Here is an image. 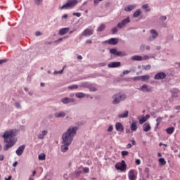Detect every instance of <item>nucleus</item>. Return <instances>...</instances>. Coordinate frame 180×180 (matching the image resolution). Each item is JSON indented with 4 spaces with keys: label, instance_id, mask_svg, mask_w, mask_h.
<instances>
[{
    "label": "nucleus",
    "instance_id": "1",
    "mask_svg": "<svg viewBox=\"0 0 180 180\" xmlns=\"http://www.w3.org/2000/svg\"><path fill=\"white\" fill-rule=\"evenodd\" d=\"M78 131V127H70L67 131H65L62 135V146H60V151L62 153H66L68 151V147L71 143H72V140H74V136L77 134V131Z\"/></svg>",
    "mask_w": 180,
    "mask_h": 180
},
{
    "label": "nucleus",
    "instance_id": "2",
    "mask_svg": "<svg viewBox=\"0 0 180 180\" xmlns=\"http://www.w3.org/2000/svg\"><path fill=\"white\" fill-rule=\"evenodd\" d=\"M18 133V129H10L5 131L1 137L4 139V143L6 144L4 146V151H8L9 148L13 147L16 141L15 140V136Z\"/></svg>",
    "mask_w": 180,
    "mask_h": 180
},
{
    "label": "nucleus",
    "instance_id": "3",
    "mask_svg": "<svg viewBox=\"0 0 180 180\" xmlns=\"http://www.w3.org/2000/svg\"><path fill=\"white\" fill-rule=\"evenodd\" d=\"M112 105H118V103H120V102H123V101L126 100V94L119 93L117 94H115L112 97Z\"/></svg>",
    "mask_w": 180,
    "mask_h": 180
},
{
    "label": "nucleus",
    "instance_id": "4",
    "mask_svg": "<svg viewBox=\"0 0 180 180\" xmlns=\"http://www.w3.org/2000/svg\"><path fill=\"white\" fill-rule=\"evenodd\" d=\"M78 4V0H69L65 4H63L62 6L59 7V9L61 11L64 9H72L75 6H77Z\"/></svg>",
    "mask_w": 180,
    "mask_h": 180
},
{
    "label": "nucleus",
    "instance_id": "5",
    "mask_svg": "<svg viewBox=\"0 0 180 180\" xmlns=\"http://www.w3.org/2000/svg\"><path fill=\"white\" fill-rule=\"evenodd\" d=\"M110 53L116 57H126V56H127V53H126V51H117V49H111L110 50Z\"/></svg>",
    "mask_w": 180,
    "mask_h": 180
},
{
    "label": "nucleus",
    "instance_id": "6",
    "mask_svg": "<svg viewBox=\"0 0 180 180\" xmlns=\"http://www.w3.org/2000/svg\"><path fill=\"white\" fill-rule=\"evenodd\" d=\"M130 22V18L127 17V18L122 20L121 22H119L117 27H118V29H123V27H124L127 25H129Z\"/></svg>",
    "mask_w": 180,
    "mask_h": 180
},
{
    "label": "nucleus",
    "instance_id": "7",
    "mask_svg": "<svg viewBox=\"0 0 180 180\" xmlns=\"http://www.w3.org/2000/svg\"><path fill=\"white\" fill-rule=\"evenodd\" d=\"M62 103L63 105H68V103H77L75 98H70L68 97H64L61 99Z\"/></svg>",
    "mask_w": 180,
    "mask_h": 180
},
{
    "label": "nucleus",
    "instance_id": "8",
    "mask_svg": "<svg viewBox=\"0 0 180 180\" xmlns=\"http://www.w3.org/2000/svg\"><path fill=\"white\" fill-rule=\"evenodd\" d=\"M126 162L124 160H122L120 163H117L115 165L116 169H118V171H125L126 170Z\"/></svg>",
    "mask_w": 180,
    "mask_h": 180
},
{
    "label": "nucleus",
    "instance_id": "9",
    "mask_svg": "<svg viewBox=\"0 0 180 180\" xmlns=\"http://www.w3.org/2000/svg\"><path fill=\"white\" fill-rule=\"evenodd\" d=\"M139 90L141 91V92H153V86L147 84H143Z\"/></svg>",
    "mask_w": 180,
    "mask_h": 180
},
{
    "label": "nucleus",
    "instance_id": "10",
    "mask_svg": "<svg viewBox=\"0 0 180 180\" xmlns=\"http://www.w3.org/2000/svg\"><path fill=\"white\" fill-rule=\"evenodd\" d=\"M150 32L152 36L149 37L148 40V41H154L158 37V32L155 30H150Z\"/></svg>",
    "mask_w": 180,
    "mask_h": 180
},
{
    "label": "nucleus",
    "instance_id": "11",
    "mask_svg": "<svg viewBox=\"0 0 180 180\" xmlns=\"http://www.w3.org/2000/svg\"><path fill=\"white\" fill-rule=\"evenodd\" d=\"M65 116H67V112L63 110L58 111L54 113V117H56V119L64 118Z\"/></svg>",
    "mask_w": 180,
    "mask_h": 180
},
{
    "label": "nucleus",
    "instance_id": "12",
    "mask_svg": "<svg viewBox=\"0 0 180 180\" xmlns=\"http://www.w3.org/2000/svg\"><path fill=\"white\" fill-rule=\"evenodd\" d=\"M128 178L129 180H136L137 179V176H136V171L131 169L128 173Z\"/></svg>",
    "mask_w": 180,
    "mask_h": 180
},
{
    "label": "nucleus",
    "instance_id": "13",
    "mask_svg": "<svg viewBox=\"0 0 180 180\" xmlns=\"http://www.w3.org/2000/svg\"><path fill=\"white\" fill-rule=\"evenodd\" d=\"M166 77L167 74H165V72H160L155 75L154 78L155 79H164Z\"/></svg>",
    "mask_w": 180,
    "mask_h": 180
},
{
    "label": "nucleus",
    "instance_id": "14",
    "mask_svg": "<svg viewBox=\"0 0 180 180\" xmlns=\"http://www.w3.org/2000/svg\"><path fill=\"white\" fill-rule=\"evenodd\" d=\"M105 43H108V44H111L112 46H116V44L119 43V39L110 38L109 40L105 41Z\"/></svg>",
    "mask_w": 180,
    "mask_h": 180
},
{
    "label": "nucleus",
    "instance_id": "15",
    "mask_svg": "<svg viewBox=\"0 0 180 180\" xmlns=\"http://www.w3.org/2000/svg\"><path fill=\"white\" fill-rule=\"evenodd\" d=\"M25 148H26V146L25 145H22L20 146L15 151V153L17 154V155H18L19 157H20V155H22V154H23V151H25Z\"/></svg>",
    "mask_w": 180,
    "mask_h": 180
},
{
    "label": "nucleus",
    "instance_id": "16",
    "mask_svg": "<svg viewBox=\"0 0 180 180\" xmlns=\"http://www.w3.org/2000/svg\"><path fill=\"white\" fill-rule=\"evenodd\" d=\"M120 65H122V63L120 62H112L108 65V67L109 68H117L120 67Z\"/></svg>",
    "mask_w": 180,
    "mask_h": 180
},
{
    "label": "nucleus",
    "instance_id": "17",
    "mask_svg": "<svg viewBox=\"0 0 180 180\" xmlns=\"http://www.w3.org/2000/svg\"><path fill=\"white\" fill-rule=\"evenodd\" d=\"M94 34V30H89V29H86L82 33V36H92Z\"/></svg>",
    "mask_w": 180,
    "mask_h": 180
},
{
    "label": "nucleus",
    "instance_id": "18",
    "mask_svg": "<svg viewBox=\"0 0 180 180\" xmlns=\"http://www.w3.org/2000/svg\"><path fill=\"white\" fill-rule=\"evenodd\" d=\"M70 32V28L65 27L62 28L59 30L58 34L59 36H64V34H67Z\"/></svg>",
    "mask_w": 180,
    "mask_h": 180
},
{
    "label": "nucleus",
    "instance_id": "19",
    "mask_svg": "<svg viewBox=\"0 0 180 180\" xmlns=\"http://www.w3.org/2000/svg\"><path fill=\"white\" fill-rule=\"evenodd\" d=\"M115 129L117 131H123L124 130V127L120 122H117L115 124Z\"/></svg>",
    "mask_w": 180,
    "mask_h": 180
},
{
    "label": "nucleus",
    "instance_id": "20",
    "mask_svg": "<svg viewBox=\"0 0 180 180\" xmlns=\"http://www.w3.org/2000/svg\"><path fill=\"white\" fill-rule=\"evenodd\" d=\"M143 131H150V130H151V125H150L149 122H146L145 124H143Z\"/></svg>",
    "mask_w": 180,
    "mask_h": 180
},
{
    "label": "nucleus",
    "instance_id": "21",
    "mask_svg": "<svg viewBox=\"0 0 180 180\" xmlns=\"http://www.w3.org/2000/svg\"><path fill=\"white\" fill-rule=\"evenodd\" d=\"M136 5H129L126 7H124V10L125 12H131L134 9H135Z\"/></svg>",
    "mask_w": 180,
    "mask_h": 180
},
{
    "label": "nucleus",
    "instance_id": "22",
    "mask_svg": "<svg viewBox=\"0 0 180 180\" xmlns=\"http://www.w3.org/2000/svg\"><path fill=\"white\" fill-rule=\"evenodd\" d=\"M118 117H119V119H124L126 117H129V111L128 110H125L124 112V113L119 114L118 115Z\"/></svg>",
    "mask_w": 180,
    "mask_h": 180
},
{
    "label": "nucleus",
    "instance_id": "23",
    "mask_svg": "<svg viewBox=\"0 0 180 180\" xmlns=\"http://www.w3.org/2000/svg\"><path fill=\"white\" fill-rule=\"evenodd\" d=\"M131 60H132V61H143V56H134L131 58Z\"/></svg>",
    "mask_w": 180,
    "mask_h": 180
},
{
    "label": "nucleus",
    "instance_id": "24",
    "mask_svg": "<svg viewBox=\"0 0 180 180\" xmlns=\"http://www.w3.org/2000/svg\"><path fill=\"white\" fill-rule=\"evenodd\" d=\"M45 136H47V131L44 130L41 131V134H39L38 135V139L39 140H43V139H44Z\"/></svg>",
    "mask_w": 180,
    "mask_h": 180
},
{
    "label": "nucleus",
    "instance_id": "25",
    "mask_svg": "<svg viewBox=\"0 0 180 180\" xmlns=\"http://www.w3.org/2000/svg\"><path fill=\"white\" fill-rule=\"evenodd\" d=\"M131 131H136L137 130V122H133L131 124Z\"/></svg>",
    "mask_w": 180,
    "mask_h": 180
},
{
    "label": "nucleus",
    "instance_id": "26",
    "mask_svg": "<svg viewBox=\"0 0 180 180\" xmlns=\"http://www.w3.org/2000/svg\"><path fill=\"white\" fill-rule=\"evenodd\" d=\"M141 13H143V12L141 11V10L138 9L136 10L134 14H133V18H139V16H140V15H141Z\"/></svg>",
    "mask_w": 180,
    "mask_h": 180
},
{
    "label": "nucleus",
    "instance_id": "27",
    "mask_svg": "<svg viewBox=\"0 0 180 180\" xmlns=\"http://www.w3.org/2000/svg\"><path fill=\"white\" fill-rule=\"evenodd\" d=\"M85 96H86L85 94L82 92H78L75 94L76 98H85Z\"/></svg>",
    "mask_w": 180,
    "mask_h": 180
},
{
    "label": "nucleus",
    "instance_id": "28",
    "mask_svg": "<svg viewBox=\"0 0 180 180\" xmlns=\"http://www.w3.org/2000/svg\"><path fill=\"white\" fill-rule=\"evenodd\" d=\"M175 131V128L174 127H169L166 129V132L167 134H172Z\"/></svg>",
    "mask_w": 180,
    "mask_h": 180
},
{
    "label": "nucleus",
    "instance_id": "29",
    "mask_svg": "<svg viewBox=\"0 0 180 180\" xmlns=\"http://www.w3.org/2000/svg\"><path fill=\"white\" fill-rule=\"evenodd\" d=\"M38 158L39 161H44V160H46V154L41 153L40 155H39Z\"/></svg>",
    "mask_w": 180,
    "mask_h": 180
},
{
    "label": "nucleus",
    "instance_id": "30",
    "mask_svg": "<svg viewBox=\"0 0 180 180\" xmlns=\"http://www.w3.org/2000/svg\"><path fill=\"white\" fill-rule=\"evenodd\" d=\"M141 79L143 82L148 81V79H150V75L141 76Z\"/></svg>",
    "mask_w": 180,
    "mask_h": 180
},
{
    "label": "nucleus",
    "instance_id": "31",
    "mask_svg": "<svg viewBox=\"0 0 180 180\" xmlns=\"http://www.w3.org/2000/svg\"><path fill=\"white\" fill-rule=\"evenodd\" d=\"M106 26L105 25L101 24L97 29V32H103V30L105 29Z\"/></svg>",
    "mask_w": 180,
    "mask_h": 180
},
{
    "label": "nucleus",
    "instance_id": "32",
    "mask_svg": "<svg viewBox=\"0 0 180 180\" xmlns=\"http://www.w3.org/2000/svg\"><path fill=\"white\" fill-rule=\"evenodd\" d=\"M142 70L145 71H148V70H151V65H142Z\"/></svg>",
    "mask_w": 180,
    "mask_h": 180
},
{
    "label": "nucleus",
    "instance_id": "33",
    "mask_svg": "<svg viewBox=\"0 0 180 180\" xmlns=\"http://www.w3.org/2000/svg\"><path fill=\"white\" fill-rule=\"evenodd\" d=\"M159 162L160 164V165H165V164H167V161H165V159L161 158L159 159Z\"/></svg>",
    "mask_w": 180,
    "mask_h": 180
},
{
    "label": "nucleus",
    "instance_id": "34",
    "mask_svg": "<svg viewBox=\"0 0 180 180\" xmlns=\"http://www.w3.org/2000/svg\"><path fill=\"white\" fill-rule=\"evenodd\" d=\"M68 89H78V85L73 84L68 86Z\"/></svg>",
    "mask_w": 180,
    "mask_h": 180
},
{
    "label": "nucleus",
    "instance_id": "35",
    "mask_svg": "<svg viewBox=\"0 0 180 180\" xmlns=\"http://www.w3.org/2000/svg\"><path fill=\"white\" fill-rule=\"evenodd\" d=\"M80 86H82V88H88V86H89V83L85 82L81 84Z\"/></svg>",
    "mask_w": 180,
    "mask_h": 180
},
{
    "label": "nucleus",
    "instance_id": "36",
    "mask_svg": "<svg viewBox=\"0 0 180 180\" xmlns=\"http://www.w3.org/2000/svg\"><path fill=\"white\" fill-rule=\"evenodd\" d=\"M142 9H145L146 12H150V9H148V4H143L142 6Z\"/></svg>",
    "mask_w": 180,
    "mask_h": 180
},
{
    "label": "nucleus",
    "instance_id": "37",
    "mask_svg": "<svg viewBox=\"0 0 180 180\" xmlns=\"http://www.w3.org/2000/svg\"><path fill=\"white\" fill-rule=\"evenodd\" d=\"M111 32H112V34H116V33L119 32V30L117 29V27H115L111 30Z\"/></svg>",
    "mask_w": 180,
    "mask_h": 180
},
{
    "label": "nucleus",
    "instance_id": "38",
    "mask_svg": "<svg viewBox=\"0 0 180 180\" xmlns=\"http://www.w3.org/2000/svg\"><path fill=\"white\" fill-rule=\"evenodd\" d=\"M159 20H160V22H165V20H167V16L161 15L159 18Z\"/></svg>",
    "mask_w": 180,
    "mask_h": 180
},
{
    "label": "nucleus",
    "instance_id": "39",
    "mask_svg": "<svg viewBox=\"0 0 180 180\" xmlns=\"http://www.w3.org/2000/svg\"><path fill=\"white\" fill-rule=\"evenodd\" d=\"M15 106L17 109H22V105H20V103L16 102L15 103Z\"/></svg>",
    "mask_w": 180,
    "mask_h": 180
},
{
    "label": "nucleus",
    "instance_id": "40",
    "mask_svg": "<svg viewBox=\"0 0 180 180\" xmlns=\"http://www.w3.org/2000/svg\"><path fill=\"white\" fill-rule=\"evenodd\" d=\"M145 122H147V120H146V117H144L139 120L140 124H143V123H145Z\"/></svg>",
    "mask_w": 180,
    "mask_h": 180
},
{
    "label": "nucleus",
    "instance_id": "41",
    "mask_svg": "<svg viewBox=\"0 0 180 180\" xmlns=\"http://www.w3.org/2000/svg\"><path fill=\"white\" fill-rule=\"evenodd\" d=\"M81 174H82V172L81 170H78L75 172V176H79Z\"/></svg>",
    "mask_w": 180,
    "mask_h": 180
},
{
    "label": "nucleus",
    "instance_id": "42",
    "mask_svg": "<svg viewBox=\"0 0 180 180\" xmlns=\"http://www.w3.org/2000/svg\"><path fill=\"white\" fill-rule=\"evenodd\" d=\"M147 60H150V56H148V55H145L143 56V57H142V61Z\"/></svg>",
    "mask_w": 180,
    "mask_h": 180
},
{
    "label": "nucleus",
    "instance_id": "43",
    "mask_svg": "<svg viewBox=\"0 0 180 180\" xmlns=\"http://www.w3.org/2000/svg\"><path fill=\"white\" fill-rule=\"evenodd\" d=\"M122 157H126V155H129V152L126 150L122 151Z\"/></svg>",
    "mask_w": 180,
    "mask_h": 180
},
{
    "label": "nucleus",
    "instance_id": "44",
    "mask_svg": "<svg viewBox=\"0 0 180 180\" xmlns=\"http://www.w3.org/2000/svg\"><path fill=\"white\" fill-rule=\"evenodd\" d=\"M83 172H84V174H89V168L88 167H84L83 169Z\"/></svg>",
    "mask_w": 180,
    "mask_h": 180
},
{
    "label": "nucleus",
    "instance_id": "45",
    "mask_svg": "<svg viewBox=\"0 0 180 180\" xmlns=\"http://www.w3.org/2000/svg\"><path fill=\"white\" fill-rule=\"evenodd\" d=\"M41 2H43V0H35L34 1L35 5H37V6L40 5L41 4Z\"/></svg>",
    "mask_w": 180,
    "mask_h": 180
},
{
    "label": "nucleus",
    "instance_id": "46",
    "mask_svg": "<svg viewBox=\"0 0 180 180\" xmlns=\"http://www.w3.org/2000/svg\"><path fill=\"white\" fill-rule=\"evenodd\" d=\"M5 63H8V59L0 60V65H2V64H5Z\"/></svg>",
    "mask_w": 180,
    "mask_h": 180
},
{
    "label": "nucleus",
    "instance_id": "47",
    "mask_svg": "<svg viewBox=\"0 0 180 180\" xmlns=\"http://www.w3.org/2000/svg\"><path fill=\"white\" fill-rule=\"evenodd\" d=\"M164 118L162 117H158L157 119H156V122H158V123H161V120H162Z\"/></svg>",
    "mask_w": 180,
    "mask_h": 180
},
{
    "label": "nucleus",
    "instance_id": "48",
    "mask_svg": "<svg viewBox=\"0 0 180 180\" xmlns=\"http://www.w3.org/2000/svg\"><path fill=\"white\" fill-rule=\"evenodd\" d=\"M172 98H178V93L173 92L172 94Z\"/></svg>",
    "mask_w": 180,
    "mask_h": 180
},
{
    "label": "nucleus",
    "instance_id": "49",
    "mask_svg": "<svg viewBox=\"0 0 180 180\" xmlns=\"http://www.w3.org/2000/svg\"><path fill=\"white\" fill-rule=\"evenodd\" d=\"M140 79H141V76L134 77V81H140Z\"/></svg>",
    "mask_w": 180,
    "mask_h": 180
},
{
    "label": "nucleus",
    "instance_id": "50",
    "mask_svg": "<svg viewBox=\"0 0 180 180\" xmlns=\"http://www.w3.org/2000/svg\"><path fill=\"white\" fill-rule=\"evenodd\" d=\"M108 131H113V125H110Z\"/></svg>",
    "mask_w": 180,
    "mask_h": 180
},
{
    "label": "nucleus",
    "instance_id": "51",
    "mask_svg": "<svg viewBox=\"0 0 180 180\" xmlns=\"http://www.w3.org/2000/svg\"><path fill=\"white\" fill-rule=\"evenodd\" d=\"M53 74L54 75H56V74H63V70H60V71H57V70H55L53 72Z\"/></svg>",
    "mask_w": 180,
    "mask_h": 180
},
{
    "label": "nucleus",
    "instance_id": "52",
    "mask_svg": "<svg viewBox=\"0 0 180 180\" xmlns=\"http://www.w3.org/2000/svg\"><path fill=\"white\" fill-rule=\"evenodd\" d=\"M73 16H77V18H80L81 14L79 13H73Z\"/></svg>",
    "mask_w": 180,
    "mask_h": 180
},
{
    "label": "nucleus",
    "instance_id": "53",
    "mask_svg": "<svg viewBox=\"0 0 180 180\" xmlns=\"http://www.w3.org/2000/svg\"><path fill=\"white\" fill-rule=\"evenodd\" d=\"M20 130L25 131V130H26V127H25L23 125L20 126Z\"/></svg>",
    "mask_w": 180,
    "mask_h": 180
},
{
    "label": "nucleus",
    "instance_id": "54",
    "mask_svg": "<svg viewBox=\"0 0 180 180\" xmlns=\"http://www.w3.org/2000/svg\"><path fill=\"white\" fill-rule=\"evenodd\" d=\"M127 74H130L129 70H124L123 71V75H127Z\"/></svg>",
    "mask_w": 180,
    "mask_h": 180
},
{
    "label": "nucleus",
    "instance_id": "55",
    "mask_svg": "<svg viewBox=\"0 0 180 180\" xmlns=\"http://www.w3.org/2000/svg\"><path fill=\"white\" fill-rule=\"evenodd\" d=\"M135 162L136 165H140V164H141V160H140V159H137Z\"/></svg>",
    "mask_w": 180,
    "mask_h": 180
},
{
    "label": "nucleus",
    "instance_id": "56",
    "mask_svg": "<svg viewBox=\"0 0 180 180\" xmlns=\"http://www.w3.org/2000/svg\"><path fill=\"white\" fill-rule=\"evenodd\" d=\"M41 33L40 32V31H37L35 32V36L39 37V36H41Z\"/></svg>",
    "mask_w": 180,
    "mask_h": 180
},
{
    "label": "nucleus",
    "instance_id": "57",
    "mask_svg": "<svg viewBox=\"0 0 180 180\" xmlns=\"http://www.w3.org/2000/svg\"><path fill=\"white\" fill-rule=\"evenodd\" d=\"M5 160V156L4 155H0V161H4Z\"/></svg>",
    "mask_w": 180,
    "mask_h": 180
},
{
    "label": "nucleus",
    "instance_id": "58",
    "mask_svg": "<svg viewBox=\"0 0 180 180\" xmlns=\"http://www.w3.org/2000/svg\"><path fill=\"white\" fill-rule=\"evenodd\" d=\"M86 43L87 44H92V40H91V39H87V40L86 41Z\"/></svg>",
    "mask_w": 180,
    "mask_h": 180
},
{
    "label": "nucleus",
    "instance_id": "59",
    "mask_svg": "<svg viewBox=\"0 0 180 180\" xmlns=\"http://www.w3.org/2000/svg\"><path fill=\"white\" fill-rule=\"evenodd\" d=\"M63 38H59L58 40L55 41V43H60V41H63Z\"/></svg>",
    "mask_w": 180,
    "mask_h": 180
},
{
    "label": "nucleus",
    "instance_id": "60",
    "mask_svg": "<svg viewBox=\"0 0 180 180\" xmlns=\"http://www.w3.org/2000/svg\"><path fill=\"white\" fill-rule=\"evenodd\" d=\"M67 18H68V14H64V15L62 16V19H67Z\"/></svg>",
    "mask_w": 180,
    "mask_h": 180
},
{
    "label": "nucleus",
    "instance_id": "61",
    "mask_svg": "<svg viewBox=\"0 0 180 180\" xmlns=\"http://www.w3.org/2000/svg\"><path fill=\"white\" fill-rule=\"evenodd\" d=\"M90 91H91V92H95V91H96V88H95V87H91V88H90Z\"/></svg>",
    "mask_w": 180,
    "mask_h": 180
},
{
    "label": "nucleus",
    "instance_id": "62",
    "mask_svg": "<svg viewBox=\"0 0 180 180\" xmlns=\"http://www.w3.org/2000/svg\"><path fill=\"white\" fill-rule=\"evenodd\" d=\"M99 4V0H94V5H98Z\"/></svg>",
    "mask_w": 180,
    "mask_h": 180
},
{
    "label": "nucleus",
    "instance_id": "63",
    "mask_svg": "<svg viewBox=\"0 0 180 180\" xmlns=\"http://www.w3.org/2000/svg\"><path fill=\"white\" fill-rule=\"evenodd\" d=\"M146 46L144 44H142L140 47V49L143 51V50H144Z\"/></svg>",
    "mask_w": 180,
    "mask_h": 180
},
{
    "label": "nucleus",
    "instance_id": "64",
    "mask_svg": "<svg viewBox=\"0 0 180 180\" xmlns=\"http://www.w3.org/2000/svg\"><path fill=\"white\" fill-rule=\"evenodd\" d=\"M5 180H11L12 179V176H8V178H5Z\"/></svg>",
    "mask_w": 180,
    "mask_h": 180
}]
</instances>
